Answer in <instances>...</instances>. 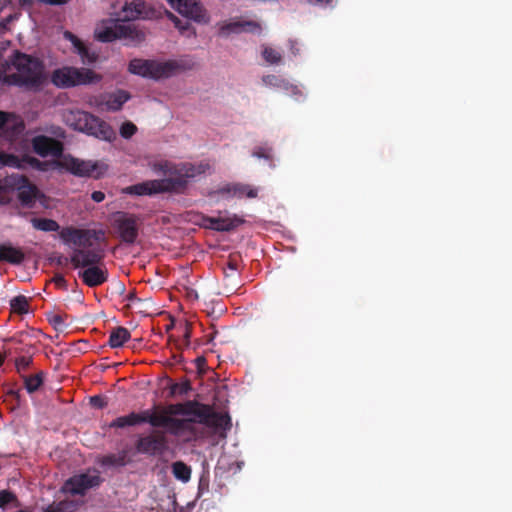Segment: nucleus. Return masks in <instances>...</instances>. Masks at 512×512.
Returning a JSON list of instances; mask_svg holds the SVG:
<instances>
[{
	"mask_svg": "<svg viewBox=\"0 0 512 512\" xmlns=\"http://www.w3.org/2000/svg\"><path fill=\"white\" fill-rule=\"evenodd\" d=\"M103 481L98 471H87L75 474L67 479L63 484L62 491L73 496H85L90 489L98 488Z\"/></svg>",
	"mask_w": 512,
	"mask_h": 512,
	"instance_id": "obj_9",
	"label": "nucleus"
},
{
	"mask_svg": "<svg viewBox=\"0 0 512 512\" xmlns=\"http://www.w3.org/2000/svg\"><path fill=\"white\" fill-rule=\"evenodd\" d=\"M0 158H1V168L8 166L13 167L17 169H23L25 167V161L22 158H19L18 156L14 154H8L5 152H0Z\"/></svg>",
	"mask_w": 512,
	"mask_h": 512,
	"instance_id": "obj_30",
	"label": "nucleus"
},
{
	"mask_svg": "<svg viewBox=\"0 0 512 512\" xmlns=\"http://www.w3.org/2000/svg\"><path fill=\"white\" fill-rule=\"evenodd\" d=\"M206 408L208 409V416L205 417L204 419H201V424L214 426L217 428H222L229 424L230 418L228 415L215 412L209 405H206Z\"/></svg>",
	"mask_w": 512,
	"mask_h": 512,
	"instance_id": "obj_24",
	"label": "nucleus"
},
{
	"mask_svg": "<svg viewBox=\"0 0 512 512\" xmlns=\"http://www.w3.org/2000/svg\"><path fill=\"white\" fill-rule=\"evenodd\" d=\"M153 416L152 409H146L141 412H131L127 415L117 417L110 424V428H126L143 423H149L151 425V419Z\"/></svg>",
	"mask_w": 512,
	"mask_h": 512,
	"instance_id": "obj_17",
	"label": "nucleus"
},
{
	"mask_svg": "<svg viewBox=\"0 0 512 512\" xmlns=\"http://www.w3.org/2000/svg\"><path fill=\"white\" fill-rule=\"evenodd\" d=\"M131 337L129 330L125 327L119 326L114 328L110 335L108 344L111 348H119L124 345L126 341H128Z\"/></svg>",
	"mask_w": 512,
	"mask_h": 512,
	"instance_id": "obj_25",
	"label": "nucleus"
},
{
	"mask_svg": "<svg viewBox=\"0 0 512 512\" xmlns=\"http://www.w3.org/2000/svg\"><path fill=\"white\" fill-rule=\"evenodd\" d=\"M125 300H127V301H129V302L140 301V299L136 296V292H135V291H131V292H129V293L125 296Z\"/></svg>",
	"mask_w": 512,
	"mask_h": 512,
	"instance_id": "obj_56",
	"label": "nucleus"
},
{
	"mask_svg": "<svg viewBox=\"0 0 512 512\" xmlns=\"http://www.w3.org/2000/svg\"><path fill=\"white\" fill-rule=\"evenodd\" d=\"M262 82L264 83V85H266L268 87L281 89L284 91L289 90V87H290V83L286 79L281 78L274 74H268V75L263 76Z\"/></svg>",
	"mask_w": 512,
	"mask_h": 512,
	"instance_id": "obj_29",
	"label": "nucleus"
},
{
	"mask_svg": "<svg viewBox=\"0 0 512 512\" xmlns=\"http://www.w3.org/2000/svg\"><path fill=\"white\" fill-rule=\"evenodd\" d=\"M13 19H14V17H13L12 15H10L9 17H7L6 21H7V22H10V21H12Z\"/></svg>",
	"mask_w": 512,
	"mask_h": 512,
	"instance_id": "obj_64",
	"label": "nucleus"
},
{
	"mask_svg": "<svg viewBox=\"0 0 512 512\" xmlns=\"http://www.w3.org/2000/svg\"><path fill=\"white\" fill-rule=\"evenodd\" d=\"M191 390V384L188 380L182 383H173L170 386V396L174 397L175 395H185Z\"/></svg>",
	"mask_w": 512,
	"mask_h": 512,
	"instance_id": "obj_37",
	"label": "nucleus"
},
{
	"mask_svg": "<svg viewBox=\"0 0 512 512\" xmlns=\"http://www.w3.org/2000/svg\"><path fill=\"white\" fill-rule=\"evenodd\" d=\"M288 94H290L291 96H294L296 99H299V97L302 96V92L301 90L299 89L298 86L296 85H293L290 83V87H289V90H285Z\"/></svg>",
	"mask_w": 512,
	"mask_h": 512,
	"instance_id": "obj_49",
	"label": "nucleus"
},
{
	"mask_svg": "<svg viewBox=\"0 0 512 512\" xmlns=\"http://www.w3.org/2000/svg\"><path fill=\"white\" fill-rule=\"evenodd\" d=\"M32 363L31 357L21 356L15 360V366L19 373L26 371Z\"/></svg>",
	"mask_w": 512,
	"mask_h": 512,
	"instance_id": "obj_43",
	"label": "nucleus"
},
{
	"mask_svg": "<svg viewBox=\"0 0 512 512\" xmlns=\"http://www.w3.org/2000/svg\"><path fill=\"white\" fill-rule=\"evenodd\" d=\"M9 5H11V0H0V12Z\"/></svg>",
	"mask_w": 512,
	"mask_h": 512,
	"instance_id": "obj_60",
	"label": "nucleus"
},
{
	"mask_svg": "<svg viewBox=\"0 0 512 512\" xmlns=\"http://www.w3.org/2000/svg\"><path fill=\"white\" fill-rule=\"evenodd\" d=\"M1 205H9L14 200V194L23 208L32 209L40 196L38 187L25 175L13 173L0 179Z\"/></svg>",
	"mask_w": 512,
	"mask_h": 512,
	"instance_id": "obj_4",
	"label": "nucleus"
},
{
	"mask_svg": "<svg viewBox=\"0 0 512 512\" xmlns=\"http://www.w3.org/2000/svg\"><path fill=\"white\" fill-rule=\"evenodd\" d=\"M196 420L192 418H175L173 415H170L166 412L160 411L157 409H153V416L151 419L152 427H163L167 428L168 432L172 435H179L184 431H191L192 423H195Z\"/></svg>",
	"mask_w": 512,
	"mask_h": 512,
	"instance_id": "obj_10",
	"label": "nucleus"
},
{
	"mask_svg": "<svg viewBox=\"0 0 512 512\" xmlns=\"http://www.w3.org/2000/svg\"><path fill=\"white\" fill-rule=\"evenodd\" d=\"M136 131L137 127L132 122H125L120 127V135L126 139L132 137Z\"/></svg>",
	"mask_w": 512,
	"mask_h": 512,
	"instance_id": "obj_40",
	"label": "nucleus"
},
{
	"mask_svg": "<svg viewBox=\"0 0 512 512\" xmlns=\"http://www.w3.org/2000/svg\"><path fill=\"white\" fill-rule=\"evenodd\" d=\"M177 11L198 23H206L209 20L207 12L199 0H182Z\"/></svg>",
	"mask_w": 512,
	"mask_h": 512,
	"instance_id": "obj_18",
	"label": "nucleus"
},
{
	"mask_svg": "<svg viewBox=\"0 0 512 512\" xmlns=\"http://www.w3.org/2000/svg\"><path fill=\"white\" fill-rule=\"evenodd\" d=\"M103 258L104 253L99 249H91V247L74 249L70 257V263L75 269H85L100 264Z\"/></svg>",
	"mask_w": 512,
	"mask_h": 512,
	"instance_id": "obj_13",
	"label": "nucleus"
},
{
	"mask_svg": "<svg viewBox=\"0 0 512 512\" xmlns=\"http://www.w3.org/2000/svg\"><path fill=\"white\" fill-rule=\"evenodd\" d=\"M43 372H39L32 376H24V385L28 393L36 392L43 384Z\"/></svg>",
	"mask_w": 512,
	"mask_h": 512,
	"instance_id": "obj_32",
	"label": "nucleus"
},
{
	"mask_svg": "<svg viewBox=\"0 0 512 512\" xmlns=\"http://www.w3.org/2000/svg\"><path fill=\"white\" fill-rule=\"evenodd\" d=\"M218 217H203V225L206 228L216 230Z\"/></svg>",
	"mask_w": 512,
	"mask_h": 512,
	"instance_id": "obj_46",
	"label": "nucleus"
},
{
	"mask_svg": "<svg viewBox=\"0 0 512 512\" xmlns=\"http://www.w3.org/2000/svg\"><path fill=\"white\" fill-rule=\"evenodd\" d=\"M8 121V114L0 111V129H2Z\"/></svg>",
	"mask_w": 512,
	"mask_h": 512,
	"instance_id": "obj_57",
	"label": "nucleus"
},
{
	"mask_svg": "<svg viewBox=\"0 0 512 512\" xmlns=\"http://www.w3.org/2000/svg\"><path fill=\"white\" fill-rule=\"evenodd\" d=\"M213 195L221 196L224 199L231 198H256L258 196V189L242 183L227 184L212 193Z\"/></svg>",
	"mask_w": 512,
	"mask_h": 512,
	"instance_id": "obj_16",
	"label": "nucleus"
},
{
	"mask_svg": "<svg viewBox=\"0 0 512 512\" xmlns=\"http://www.w3.org/2000/svg\"><path fill=\"white\" fill-rule=\"evenodd\" d=\"M91 198L93 201L100 203L105 199V194L102 191H94L91 194Z\"/></svg>",
	"mask_w": 512,
	"mask_h": 512,
	"instance_id": "obj_51",
	"label": "nucleus"
},
{
	"mask_svg": "<svg viewBox=\"0 0 512 512\" xmlns=\"http://www.w3.org/2000/svg\"><path fill=\"white\" fill-rule=\"evenodd\" d=\"M10 63L16 72L10 75L1 73L0 78L4 83L39 91L47 82L45 65L39 58L15 51Z\"/></svg>",
	"mask_w": 512,
	"mask_h": 512,
	"instance_id": "obj_3",
	"label": "nucleus"
},
{
	"mask_svg": "<svg viewBox=\"0 0 512 512\" xmlns=\"http://www.w3.org/2000/svg\"><path fill=\"white\" fill-rule=\"evenodd\" d=\"M57 164L61 169H64L77 177H89L97 168L96 163L81 160L71 155L62 157Z\"/></svg>",
	"mask_w": 512,
	"mask_h": 512,
	"instance_id": "obj_14",
	"label": "nucleus"
},
{
	"mask_svg": "<svg viewBox=\"0 0 512 512\" xmlns=\"http://www.w3.org/2000/svg\"><path fill=\"white\" fill-rule=\"evenodd\" d=\"M144 3L141 1L125 3L122 8L123 19L108 18L99 22L95 28V38L103 43L113 42L117 39H128L133 42H141L145 34L136 26L129 23L130 20L141 16Z\"/></svg>",
	"mask_w": 512,
	"mask_h": 512,
	"instance_id": "obj_2",
	"label": "nucleus"
},
{
	"mask_svg": "<svg viewBox=\"0 0 512 512\" xmlns=\"http://www.w3.org/2000/svg\"><path fill=\"white\" fill-rule=\"evenodd\" d=\"M126 453L122 452L120 454H109L104 456L100 463L103 466H124L126 465Z\"/></svg>",
	"mask_w": 512,
	"mask_h": 512,
	"instance_id": "obj_33",
	"label": "nucleus"
},
{
	"mask_svg": "<svg viewBox=\"0 0 512 512\" xmlns=\"http://www.w3.org/2000/svg\"><path fill=\"white\" fill-rule=\"evenodd\" d=\"M289 49L294 56H297L300 53L298 44L294 40H289Z\"/></svg>",
	"mask_w": 512,
	"mask_h": 512,
	"instance_id": "obj_53",
	"label": "nucleus"
},
{
	"mask_svg": "<svg viewBox=\"0 0 512 512\" xmlns=\"http://www.w3.org/2000/svg\"><path fill=\"white\" fill-rule=\"evenodd\" d=\"M16 495L8 490L0 491V507H5L6 505L16 501Z\"/></svg>",
	"mask_w": 512,
	"mask_h": 512,
	"instance_id": "obj_42",
	"label": "nucleus"
},
{
	"mask_svg": "<svg viewBox=\"0 0 512 512\" xmlns=\"http://www.w3.org/2000/svg\"><path fill=\"white\" fill-rule=\"evenodd\" d=\"M184 69L185 65L176 60L157 61L135 58L128 65L130 73L154 80L169 78Z\"/></svg>",
	"mask_w": 512,
	"mask_h": 512,
	"instance_id": "obj_6",
	"label": "nucleus"
},
{
	"mask_svg": "<svg viewBox=\"0 0 512 512\" xmlns=\"http://www.w3.org/2000/svg\"><path fill=\"white\" fill-rule=\"evenodd\" d=\"M182 0H167V2L171 5V7L175 10L178 9V6L180 5Z\"/></svg>",
	"mask_w": 512,
	"mask_h": 512,
	"instance_id": "obj_59",
	"label": "nucleus"
},
{
	"mask_svg": "<svg viewBox=\"0 0 512 512\" xmlns=\"http://www.w3.org/2000/svg\"><path fill=\"white\" fill-rule=\"evenodd\" d=\"M51 261L58 266H66V265H68V263H70V258L59 254V255L51 258Z\"/></svg>",
	"mask_w": 512,
	"mask_h": 512,
	"instance_id": "obj_47",
	"label": "nucleus"
},
{
	"mask_svg": "<svg viewBox=\"0 0 512 512\" xmlns=\"http://www.w3.org/2000/svg\"><path fill=\"white\" fill-rule=\"evenodd\" d=\"M169 18L173 21L175 27L181 34L186 35L187 37H190L191 35L195 36V30L187 20L183 21L172 13H169Z\"/></svg>",
	"mask_w": 512,
	"mask_h": 512,
	"instance_id": "obj_34",
	"label": "nucleus"
},
{
	"mask_svg": "<svg viewBox=\"0 0 512 512\" xmlns=\"http://www.w3.org/2000/svg\"><path fill=\"white\" fill-rule=\"evenodd\" d=\"M101 76L88 68L63 66L55 69L51 74V82L60 89H68L81 85L98 83Z\"/></svg>",
	"mask_w": 512,
	"mask_h": 512,
	"instance_id": "obj_7",
	"label": "nucleus"
},
{
	"mask_svg": "<svg viewBox=\"0 0 512 512\" xmlns=\"http://www.w3.org/2000/svg\"><path fill=\"white\" fill-rule=\"evenodd\" d=\"M11 309L19 315L26 314L29 311V302L26 296L18 295L10 301Z\"/></svg>",
	"mask_w": 512,
	"mask_h": 512,
	"instance_id": "obj_31",
	"label": "nucleus"
},
{
	"mask_svg": "<svg viewBox=\"0 0 512 512\" xmlns=\"http://www.w3.org/2000/svg\"><path fill=\"white\" fill-rule=\"evenodd\" d=\"M111 225L123 243L132 245L138 238L142 219L133 213L117 211L112 215Z\"/></svg>",
	"mask_w": 512,
	"mask_h": 512,
	"instance_id": "obj_8",
	"label": "nucleus"
},
{
	"mask_svg": "<svg viewBox=\"0 0 512 512\" xmlns=\"http://www.w3.org/2000/svg\"><path fill=\"white\" fill-rule=\"evenodd\" d=\"M130 98L129 94L124 90H118L114 93L107 95L104 102L107 110L118 111L122 108L123 104Z\"/></svg>",
	"mask_w": 512,
	"mask_h": 512,
	"instance_id": "obj_23",
	"label": "nucleus"
},
{
	"mask_svg": "<svg viewBox=\"0 0 512 512\" xmlns=\"http://www.w3.org/2000/svg\"><path fill=\"white\" fill-rule=\"evenodd\" d=\"M25 254L21 248L14 247L11 243H0V261L13 265H19L24 261Z\"/></svg>",
	"mask_w": 512,
	"mask_h": 512,
	"instance_id": "obj_22",
	"label": "nucleus"
},
{
	"mask_svg": "<svg viewBox=\"0 0 512 512\" xmlns=\"http://www.w3.org/2000/svg\"><path fill=\"white\" fill-rule=\"evenodd\" d=\"M57 505L60 512H72L76 509V504L73 501L64 500L58 502Z\"/></svg>",
	"mask_w": 512,
	"mask_h": 512,
	"instance_id": "obj_45",
	"label": "nucleus"
},
{
	"mask_svg": "<svg viewBox=\"0 0 512 512\" xmlns=\"http://www.w3.org/2000/svg\"><path fill=\"white\" fill-rule=\"evenodd\" d=\"M32 148L41 157H60L63 153V144L54 138L38 135L32 139Z\"/></svg>",
	"mask_w": 512,
	"mask_h": 512,
	"instance_id": "obj_15",
	"label": "nucleus"
},
{
	"mask_svg": "<svg viewBox=\"0 0 512 512\" xmlns=\"http://www.w3.org/2000/svg\"><path fill=\"white\" fill-rule=\"evenodd\" d=\"M242 26H244V21H232L225 23L220 28V34L224 36H228L231 33H241L242 32Z\"/></svg>",
	"mask_w": 512,
	"mask_h": 512,
	"instance_id": "obj_36",
	"label": "nucleus"
},
{
	"mask_svg": "<svg viewBox=\"0 0 512 512\" xmlns=\"http://www.w3.org/2000/svg\"><path fill=\"white\" fill-rule=\"evenodd\" d=\"M90 404L94 408L103 409L108 405V402L105 397L101 395H94L90 398Z\"/></svg>",
	"mask_w": 512,
	"mask_h": 512,
	"instance_id": "obj_44",
	"label": "nucleus"
},
{
	"mask_svg": "<svg viewBox=\"0 0 512 512\" xmlns=\"http://www.w3.org/2000/svg\"><path fill=\"white\" fill-rule=\"evenodd\" d=\"M161 411L166 412L170 415H183V416H194L196 422L200 423L201 419L208 416L206 404H201L197 401H186L184 403L170 404L163 408Z\"/></svg>",
	"mask_w": 512,
	"mask_h": 512,
	"instance_id": "obj_12",
	"label": "nucleus"
},
{
	"mask_svg": "<svg viewBox=\"0 0 512 512\" xmlns=\"http://www.w3.org/2000/svg\"><path fill=\"white\" fill-rule=\"evenodd\" d=\"M40 3L47 5H64L67 4L70 0H38Z\"/></svg>",
	"mask_w": 512,
	"mask_h": 512,
	"instance_id": "obj_52",
	"label": "nucleus"
},
{
	"mask_svg": "<svg viewBox=\"0 0 512 512\" xmlns=\"http://www.w3.org/2000/svg\"><path fill=\"white\" fill-rule=\"evenodd\" d=\"M54 323H62V319H61V317H60V316H58V315H57V316H55V317H54Z\"/></svg>",
	"mask_w": 512,
	"mask_h": 512,
	"instance_id": "obj_63",
	"label": "nucleus"
},
{
	"mask_svg": "<svg viewBox=\"0 0 512 512\" xmlns=\"http://www.w3.org/2000/svg\"><path fill=\"white\" fill-rule=\"evenodd\" d=\"M172 474L173 476L183 483H187L191 478V467L188 466L183 461H176L172 464Z\"/></svg>",
	"mask_w": 512,
	"mask_h": 512,
	"instance_id": "obj_26",
	"label": "nucleus"
},
{
	"mask_svg": "<svg viewBox=\"0 0 512 512\" xmlns=\"http://www.w3.org/2000/svg\"><path fill=\"white\" fill-rule=\"evenodd\" d=\"M7 395L11 396L12 398H14L17 402L20 401V392L18 390H14V389H10L7 391Z\"/></svg>",
	"mask_w": 512,
	"mask_h": 512,
	"instance_id": "obj_55",
	"label": "nucleus"
},
{
	"mask_svg": "<svg viewBox=\"0 0 512 512\" xmlns=\"http://www.w3.org/2000/svg\"><path fill=\"white\" fill-rule=\"evenodd\" d=\"M228 267H229L232 271H236V270H237V264H236L234 261H229V262H228Z\"/></svg>",
	"mask_w": 512,
	"mask_h": 512,
	"instance_id": "obj_61",
	"label": "nucleus"
},
{
	"mask_svg": "<svg viewBox=\"0 0 512 512\" xmlns=\"http://www.w3.org/2000/svg\"><path fill=\"white\" fill-rule=\"evenodd\" d=\"M64 36L72 43L75 52L80 56L84 64H92L96 62L98 55L95 52H91L89 48L76 35L66 31Z\"/></svg>",
	"mask_w": 512,
	"mask_h": 512,
	"instance_id": "obj_21",
	"label": "nucleus"
},
{
	"mask_svg": "<svg viewBox=\"0 0 512 512\" xmlns=\"http://www.w3.org/2000/svg\"><path fill=\"white\" fill-rule=\"evenodd\" d=\"M310 4L321 6H332V0H307Z\"/></svg>",
	"mask_w": 512,
	"mask_h": 512,
	"instance_id": "obj_54",
	"label": "nucleus"
},
{
	"mask_svg": "<svg viewBox=\"0 0 512 512\" xmlns=\"http://www.w3.org/2000/svg\"><path fill=\"white\" fill-rule=\"evenodd\" d=\"M242 32H249L252 34H261L262 27L261 24L256 21H244V26H242Z\"/></svg>",
	"mask_w": 512,
	"mask_h": 512,
	"instance_id": "obj_41",
	"label": "nucleus"
},
{
	"mask_svg": "<svg viewBox=\"0 0 512 512\" xmlns=\"http://www.w3.org/2000/svg\"><path fill=\"white\" fill-rule=\"evenodd\" d=\"M209 169L206 163H172L164 161L154 165V170L166 175V178L147 180L128 186L125 192L130 195H154L159 193L183 194L190 180L204 174Z\"/></svg>",
	"mask_w": 512,
	"mask_h": 512,
	"instance_id": "obj_1",
	"label": "nucleus"
},
{
	"mask_svg": "<svg viewBox=\"0 0 512 512\" xmlns=\"http://www.w3.org/2000/svg\"><path fill=\"white\" fill-rule=\"evenodd\" d=\"M53 281L57 287L66 288V280L63 275L56 274L53 278Z\"/></svg>",
	"mask_w": 512,
	"mask_h": 512,
	"instance_id": "obj_50",
	"label": "nucleus"
},
{
	"mask_svg": "<svg viewBox=\"0 0 512 512\" xmlns=\"http://www.w3.org/2000/svg\"><path fill=\"white\" fill-rule=\"evenodd\" d=\"M243 223L244 220L237 215L232 217H218L216 231L228 232L237 228Z\"/></svg>",
	"mask_w": 512,
	"mask_h": 512,
	"instance_id": "obj_27",
	"label": "nucleus"
},
{
	"mask_svg": "<svg viewBox=\"0 0 512 512\" xmlns=\"http://www.w3.org/2000/svg\"><path fill=\"white\" fill-rule=\"evenodd\" d=\"M262 56L269 64H279L282 60L281 53L269 46L263 47Z\"/></svg>",
	"mask_w": 512,
	"mask_h": 512,
	"instance_id": "obj_35",
	"label": "nucleus"
},
{
	"mask_svg": "<svg viewBox=\"0 0 512 512\" xmlns=\"http://www.w3.org/2000/svg\"><path fill=\"white\" fill-rule=\"evenodd\" d=\"M18 6L22 10L30 12L34 6V1L33 0H18Z\"/></svg>",
	"mask_w": 512,
	"mask_h": 512,
	"instance_id": "obj_48",
	"label": "nucleus"
},
{
	"mask_svg": "<svg viewBox=\"0 0 512 512\" xmlns=\"http://www.w3.org/2000/svg\"><path fill=\"white\" fill-rule=\"evenodd\" d=\"M65 122L74 130L84 132L100 140L111 142L116 137L115 131L107 122L86 111H69L65 114Z\"/></svg>",
	"mask_w": 512,
	"mask_h": 512,
	"instance_id": "obj_5",
	"label": "nucleus"
},
{
	"mask_svg": "<svg viewBox=\"0 0 512 512\" xmlns=\"http://www.w3.org/2000/svg\"><path fill=\"white\" fill-rule=\"evenodd\" d=\"M44 512H60V510H58V505L57 503H53L52 505H49L45 510Z\"/></svg>",
	"mask_w": 512,
	"mask_h": 512,
	"instance_id": "obj_58",
	"label": "nucleus"
},
{
	"mask_svg": "<svg viewBox=\"0 0 512 512\" xmlns=\"http://www.w3.org/2000/svg\"><path fill=\"white\" fill-rule=\"evenodd\" d=\"M23 160L25 161L26 165H29L34 169H37L39 171H47L48 170V166H49L48 162L40 161L39 159L29 156V155H24Z\"/></svg>",
	"mask_w": 512,
	"mask_h": 512,
	"instance_id": "obj_38",
	"label": "nucleus"
},
{
	"mask_svg": "<svg viewBox=\"0 0 512 512\" xmlns=\"http://www.w3.org/2000/svg\"><path fill=\"white\" fill-rule=\"evenodd\" d=\"M184 337L186 338V340H189L190 338V328L188 326H185Z\"/></svg>",
	"mask_w": 512,
	"mask_h": 512,
	"instance_id": "obj_62",
	"label": "nucleus"
},
{
	"mask_svg": "<svg viewBox=\"0 0 512 512\" xmlns=\"http://www.w3.org/2000/svg\"><path fill=\"white\" fill-rule=\"evenodd\" d=\"M59 236L64 244L74 245L76 249L92 247L93 240H97V232L90 229H79L72 226L61 229Z\"/></svg>",
	"mask_w": 512,
	"mask_h": 512,
	"instance_id": "obj_11",
	"label": "nucleus"
},
{
	"mask_svg": "<svg viewBox=\"0 0 512 512\" xmlns=\"http://www.w3.org/2000/svg\"><path fill=\"white\" fill-rule=\"evenodd\" d=\"M79 278L88 287H97L108 280V270L105 265H95L78 272Z\"/></svg>",
	"mask_w": 512,
	"mask_h": 512,
	"instance_id": "obj_19",
	"label": "nucleus"
},
{
	"mask_svg": "<svg viewBox=\"0 0 512 512\" xmlns=\"http://www.w3.org/2000/svg\"><path fill=\"white\" fill-rule=\"evenodd\" d=\"M166 445L163 435H148L140 437L136 442V450L142 454L156 455L161 452Z\"/></svg>",
	"mask_w": 512,
	"mask_h": 512,
	"instance_id": "obj_20",
	"label": "nucleus"
},
{
	"mask_svg": "<svg viewBox=\"0 0 512 512\" xmlns=\"http://www.w3.org/2000/svg\"><path fill=\"white\" fill-rule=\"evenodd\" d=\"M30 222L34 229L44 232H55L60 229L59 224L53 219L32 218Z\"/></svg>",
	"mask_w": 512,
	"mask_h": 512,
	"instance_id": "obj_28",
	"label": "nucleus"
},
{
	"mask_svg": "<svg viewBox=\"0 0 512 512\" xmlns=\"http://www.w3.org/2000/svg\"><path fill=\"white\" fill-rule=\"evenodd\" d=\"M252 156L266 160H272L273 150L268 146H258L254 148Z\"/></svg>",
	"mask_w": 512,
	"mask_h": 512,
	"instance_id": "obj_39",
	"label": "nucleus"
}]
</instances>
